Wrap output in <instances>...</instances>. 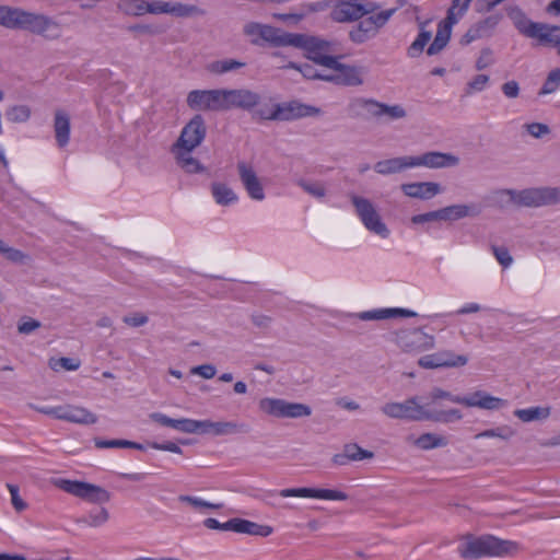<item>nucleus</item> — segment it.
<instances>
[{"instance_id": "obj_15", "label": "nucleus", "mask_w": 560, "mask_h": 560, "mask_svg": "<svg viewBox=\"0 0 560 560\" xmlns=\"http://www.w3.org/2000/svg\"><path fill=\"white\" fill-rule=\"evenodd\" d=\"M223 91V109L230 110L232 108H238L254 113L257 108L261 107V96L248 89H222Z\"/></svg>"}, {"instance_id": "obj_59", "label": "nucleus", "mask_w": 560, "mask_h": 560, "mask_svg": "<svg viewBox=\"0 0 560 560\" xmlns=\"http://www.w3.org/2000/svg\"><path fill=\"white\" fill-rule=\"evenodd\" d=\"M171 2L147 1L145 10L150 14H168Z\"/></svg>"}, {"instance_id": "obj_39", "label": "nucleus", "mask_w": 560, "mask_h": 560, "mask_svg": "<svg viewBox=\"0 0 560 560\" xmlns=\"http://www.w3.org/2000/svg\"><path fill=\"white\" fill-rule=\"evenodd\" d=\"M395 314H400L402 316H413L415 313L404 308H386V310H377L364 312L360 315L361 319L364 320H373V319H385L394 316Z\"/></svg>"}, {"instance_id": "obj_33", "label": "nucleus", "mask_w": 560, "mask_h": 560, "mask_svg": "<svg viewBox=\"0 0 560 560\" xmlns=\"http://www.w3.org/2000/svg\"><path fill=\"white\" fill-rule=\"evenodd\" d=\"M440 212L442 221H454L478 214L475 207L467 205H452L440 209Z\"/></svg>"}, {"instance_id": "obj_29", "label": "nucleus", "mask_w": 560, "mask_h": 560, "mask_svg": "<svg viewBox=\"0 0 560 560\" xmlns=\"http://www.w3.org/2000/svg\"><path fill=\"white\" fill-rule=\"evenodd\" d=\"M298 33H289L284 32L280 28L270 26V25H264L261 39L265 42L271 44L275 47H285V46H292L295 40V36Z\"/></svg>"}, {"instance_id": "obj_38", "label": "nucleus", "mask_w": 560, "mask_h": 560, "mask_svg": "<svg viewBox=\"0 0 560 560\" xmlns=\"http://www.w3.org/2000/svg\"><path fill=\"white\" fill-rule=\"evenodd\" d=\"M441 368H460L468 363V357L465 354H455L452 350L438 351Z\"/></svg>"}, {"instance_id": "obj_9", "label": "nucleus", "mask_w": 560, "mask_h": 560, "mask_svg": "<svg viewBox=\"0 0 560 560\" xmlns=\"http://www.w3.org/2000/svg\"><path fill=\"white\" fill-rule=\"evenodd\" d=\"M52 485L60 490L94 504H104L110 500V493L96 485L69 480L63 478L52 479Z\"/></svg>"}, {"instance_id": "obj_4", "label": "nucleus", "mask_w": 560, "mask_h": 560, "mask_svg": "<svg viewBox=\"0 0 560 560\" xmlns=\"http://www.w3.org/2000/svg\"><path fill=\"white\" fill-rule=\"evenodd\" d=\"M293 47L303 49L307 59L327 69L335 65L334 54L339 50L338 42L308 34H296Z\"/></svg>"}, {"instance_id": "obj_50", "label": "nucleus", "mask_w": 560, "mask_h": 560, "mask_svg": "<svg viewBox=\"0 0 560 560\" xmlns=\"http://www.w3.org/2000/svg\"><path fill=\"white\" fill-rule=\"evenodd\" d=\"M49 366L58 371L59 369H63L66 371H75L80 368V361L71 358H59V359H50Z\"/></svg>"}, {"instance_id": "obj_20", "label": "nucleus", "mask_w": 560, "mask_h": 560, "mask_svg": "<svg viewBox=\"0 0 560 560\" xmlns=\"http://www.w3.org/2000/svg\"><path fill=\"white\" fill-rule=\"evenodd\" d=\"M413 167L424 166L428 168L453 167L459 164V158L452 153L430 151L419 156H412Z\"/></svg>"}, {"instance_id": "obj_40", "label": "nucleus", "mask_w": 560, "mask_h": 560, "mask_svg": "<svg viewBox=\"0 0 560 560\" xmlns=\"http://www.w3.org/2000/svg\"><path fill=\"white\" fill-rule=\"evenodd\" d=\"M205 11L194 4H185L180 2L170 4V13L176 18H189L194 15H202Z\"/></svg>"}, {"instance_id": "obj_7", "label": "nucleus", "mask_w": 560, "mask_h": 560, "mask_svg": "<svg viewBox=\"0 0 560 560\" xmlns=\"http://www.w3.org/2000/svg\"><path fill=\"white\" fill-rule=\"evenodd\" d=\"M510 199L517 206L538 208L560 203V187H534L523 190L508 189Z\"/></svg>"}, {"instance_id": "obj_43", "label": "nucleus", "mask_w": 560, "mask_h": 560, "mask_svg": "<svg viewBox=\"0 0 560 560\" xmlns=\"http://www.w3.org/2000/svg\"><path fill=\"white\" fill-rule=\"evenodd\" d=\"M559 86H560V68H556L548 73L547 79L545 80L538 94L539 95L551 94V93L556 92Z\"/></svg>"}, {"instance_id": "obj_45", "label": "nucleus", "mask_w": 560, "mask_h": 560, "mask_svg": "<svg viewBox=\"0 0 560 560\" xmlns=\"http://www.w3.org/2000/svg\"><path fill=\"white\" fill-rule=\"evenodd\" d=\"M288 68L295 69L300 71L304 78L311 79V80H322L326 81L325 78L328 77V74H322L319 73L312 65L304 63V65H298L295 62H290Z\"/></svg>"}, {"instance_id": "obj_61", "label": "nucleus", "mask_w": 560, "mask_h": 560, "mask_svg": "<svg viewBox=\"0 0 560 560\" xmlns=\"http://www.w3.org/2000/svg\"><path fill=\"white\" fill-rule=\"evenodd\" d=\"M492 54L489 47L481 49L480 56L476 61V69L480 71L491 66L494 62Z\"/></svg>"}, {"instance_id": "obj_18", "label": "nucleus", "mask_w": 560, "mask_h": 560, "mask_svg": "<svg viewBox=\"0 0 560 560\" xmlns=\"http://www.w3.org/2000/svg\"><path fill=\"white\" fill-rule=\"evenodd\" d=\"M328 69L335 70L337 74H328L327 82L346 86H358L363 83L362 74L363 68L357 66H349L338 61V57L335 59V65Z\"/></svg>"}, {"instance_id": "obj_47", "label": "nucleus", "mask_w": 560, "mask_h": 560, "mask_svg": "<svg viewBox=\"0 0 560 560\" xmlns=\"http://www.w3.org/2000/svg\"><path fill=\"white\" fill-rule=\"evenodd\" d=\"M513 435H514V431L510 427L503 425V427H499V428H495V429L485 430V431L476 434L475 439L499 438V439H502V440H509Z\"/></svg>"}, {"instance_id": "obj_13", "label": "nucleus", "mask_w": 560, "mask_h": 560, "mask_svg": "<svg viewBox=\"0 0 560 560\" xmlns=\"http://www.w3.org/2000/svg\"><path fill=\"white\" fill-rule=\"evenodd\" d=\"M58 28V23L50 16L19 8L14 30H23L36 35L47 36L50 31Z\"/></svg>"}, {"instance_id": "obj_64", "label": "nucleus", "mask_w": 560, "mask_h": 560, "mask_svg": "<svg viewBox=\"0 0 560 560\" xmlns=\"http://www.w3.org/2000/svg\"><path fill=\"white\" fill-rule=\"evenodd\" d=\"M122 322L131 327H140L145 325L149 322V318L147 315L142 313H133L130 315H126L122 318Z\"/></svg>"}, {"instance_id": "obj_27", "label": "nucleus", "mask_w": 560, "mask_h": 560, "mask_svg": "<svg viewBox=\"0 0 560 560\" xmlns=\"http://www.w3.org/2000/svg\"><path fill=\"white\" fill-rule=\"evenodd\" d=\"M411 167H413L412 156L405 155L378 161L374 165V171L381 175H393Z\"/></svg>"}, {"instance_id": "obj_49", "label": "nucleus", "mask_w": 560, "mask_h": 560, "mask_svg": "<svg viewBox=\"0 0 560 560\" xmlns=\"http://www.w3.org/2000/svg\"><path fill=\"white\" fill-rule=\"evenodd\" d=\"M31 116V110L26 105H16L7 112V118L12 122H24Z\"/></svg>"}, {"instance_id": "obj_31", "label": "nucleus", "mask_w": 560, "mask_h": 560, "mask_svg": "<svg viewBox=\"0 0 560 560\" xmlns=\"http://www.w3.org/2000/svg\"><path fill=\"white\" fill-rule=\"evenodd\" d=\"M177 164L189 174L200 173L205 168L200 162L191 155L192 150L173 148Z\"/></svg>"}, {"instance_id": "obj_24", "label": "nucleus", "mask_w": 560, "mask_h": 560, "mask_svg": "<svg viewBox=\"0 0 560 560\" xmlns=\"http://www.w3.org/2000/svg\"><path fill=\"white\" fill-rule=\"evenodd\" d=\"M237 171L241 182L249 197L255 200H262L265 198L264 187L253 167L245 162H238Z\"/></svg>"}, {"instance_id": "obj_63", "label": "nucleus", "mask_w": 560, "mask_h": 560, "mask_svg": "<svg viewBox=\"0 0 560 560\" xmlns=\"http://www.w3.org/2000/svg\"><path fill=\"white\" fill-rule=\"evenodd\" d=\"M328 7H329L328 2L317 1V2L303 3L300 7V10L304 14V18H305L306 15H308L311 13L325 11Z\"/></svg>"}, {"instance_id": "obj_41", "label": "nucleus", "mask_w": 560, "mask_h": 560, "mask_svg": "<svg viewBox=\"0 0 560 560\" xmlns=\"http://www.w3.org/2000/svg\"><path fill=\"white\" fill-rule=\"evenodd\" d=\"M212 195L215 201L220 205H229L236 200V195L231 188L224 184L215 183L212 185Z\"/></svg>"}, {"instance_id": "obj_46", "label": "nucleus", "mask_w": 560, "mask_h": 560, "mask_svg": "<svg viewBox=\"0 0 560 560\" xmlns=\"http://www.w3.org/2000/svg\"><path fill=\"white\" fill-rule=\"evenodd\" d=\"M19 8L0 5V25L9 30H14Z\"/></svg>"}, {"instance_id": "obj_10", "label": "nucleus", "mask_w": 560, "mask_h": 560, "mask_svg": "<svg viewBox=\"0 0 560 560\" xmlns=\"http://www.w3.org/2000/svg\"><path fill=\"white\" fill-rule=\"evenodd\" d=\"M380 8L381 5L375 2L360 3L358 0H337L329 16L337 23H350L374 13Z\"/></svg>"}, {"instance_id": "obj_34", "label": "nucleus", "mask_w": 560, "mask_h": 560, "mask_svg": "<svg viewBox=\"0 0 560 560\" xmlns=\"http://www.w3.org/2000/svg\"><path fill=\"white\" fill-rule=\"evenodd\" d=\"M551 413L550 407H530L526 409H516L514 416L523 422L540 421L549 418Z\"/></svg>"}, {"instance_id": "obj_2", "label": "nucleus", "mask_w": 560, "mask_h": 560, "mask_svg": "<svg viewBox=\"0 0 560 560\" xmlns=\"http://www.w3.org/2000/svg\"><path fill=\"white\" fill-rule=\"evenodd\" d=\"M506 14L521 35L536 39L540 46L557 48L560 56V25L534 22L518 5H509Z\"/></svg>"}, {"instance_id": "obj_58", "label": "nucleus", "mask_w": 560, "mask_h": 560, "mask_svg": "<svg viewBox=\"0 0 560 560\" xmlns=\"http://www.w3.org/2000/svg\"><path fill=\"white\" fill-rule=\"evenodd\" d=\"M491 250L495 257V259L499 261L500 265H502L504 268L511 266L513 262V258L509 253V249L504 246H497L491 245Z\"/></svg>"}, {"instance_id": "obj_22", "label": "nucleus", "mask_w": 560, "mask_h": 560, "mask_svg": "<svg viewBox=\"0 0 560 560\" xmlns=\"http://www.w3.org/2000/svg\"><path fill=\"white\" fill-rule=\"evenodd\" d=\"M58 420L81 425H91L96 423L98 418L95 413L82 406L67 404L59 406Z\"/></svg>"}, {"instance_id": "obj_62", "label": "nucleus", "mask_w": 560, "mask_h": 560, "mask_svg": "<svg viewBox=\"0 0 560 560\" xmlns=\"http://www.w3.org/2000/svg\"><path fill=\"white\" fill-rule=\"evenodd\" d=\"M190 373L210 380L215 376L217 369L212 364H202L191 368Z\"/></svg>"}, {"instance_id": "obj_30", "label": "nucleus", "mask_w": 560, "mask_h": 560, "mask_svg": "<svg viewBox=\"0 0 560 560\" xmlns=\"http://www.w3.org/2000/svg\"><path fill=\"white\" fill-rule=\"evenodd\" d=\"M54 130L58 145L66 147L70 139V117L63 110L55 113Z\"/></svg>"}, {"instance_id": "obj_42", "label": "nucleus", "mask_w": 560, "mask_h": 560, "mask_svg": "<svg viewBox=\"0 0 560 560\" xmlns=\"http://www.w3.org/2000/svg\"><path fill=\"white\" fill-rule=\"evenodd\" d=\"M109 520V513L107 509L100 508L98 510L91 511L86 516H83L80 522L91 526L100 527Z\"/></svg>"}, {"instance_id": "obj_12", "label": "nucleus", "mask_w": 560, "mask_h": 560, "mask_svg": "<svg viewBox=\"0 0 560 560\" xmlns=\"http://www.w3.org/2000/svg\"><path fill=\"white\" fill-rule=\"evenodd\" d=\"M394 341L404 352L408 353H419L434 347V337L421 328L401 329L395 332Z\"/></svg>"}, {"instance_id": "obj_55", "label": "nucleus", "mask_w": 560, "mask_h": 560, "mask_svg": "<svg viewBox=\"0 0 560 560\" xmlns=\"http://www.w3.org/2000/svg\"><path fill=\"white\" fill-rule=\"evenodd\" d=\"M127 31L133 34H142V35H159L164 32V30L156 25L150 24H133L127 27Z\"/></svg>"}, {"instance_id": "obj_28", "label": "nucleus", "mask_w": 560, "mask_h": 560, "mask_svg": "<svg viewBox=\"0 0 560 560\" xmlns=\"http://www.w3.org/2000/svg\"><path fill=\"white\" fill-rule=\"evenodd\" d=\"M228 526L232 532L260 537H267L272 533V527L268 525H260L244 518H232L229 521Z\"/></svg>"}, {"instance_id": "obj_48", "label": "nucleus", "mask_w": 560, "mask_h": 560, "mask_svg": "<svg viewBox=\"0 0 560 560\" xmlns=\"http://www.w3.org/2000/svg\"><path fill=\"white\" fill-rule=\"evenodd\" d=\"M397 11V8H392L388 10H383L378 13H374L369 16L373 27H375V31L378 33L380 30L387 24V22L390 20V18L394 15V13Z\"/></svg>"}, {"instance_id": "obj_5", "label": "nucleus", "mask_w": 560, "mask_h": 560, "mask_svg": "<svg viewBox=\"0 0 560 560\" xmlns=\"http://www.w3.org/2000/svg\"><path fill=\"white\" fill-rule=\"evenodd\" d=\"M318 113V108L298 102L276 104L272 106L265 104L255 110L254 119L289 121L302 117L313 116Z\"/></svg>"}, {"instance_id": "obj_19", "label": "nucleus", "mask_w": 560, "mask_h": 560, "mask_svg": "<svg viewBox=\"0 0 560 560\" xmlns=\"http://www.w3.org/2000/svg\"><path fill=\"white\" fill-rule=\"evenodd\" d=\"M279 494L282 498L299 497L335 501H343L348 499V494L346 492L334 489L288 488L280 490Z\"/></svg>"}, {"instance_id": "obj_35", "label": "nucleus", "mask_w": 560, "mask_h": 560, "mask_svg": "<svg viewBox=\"0 0 560 560\" xmlns=\"http://www.w3.org/2000/svg\"><path fill=\"white\" fill-rule=\"evenodd\" d=\"M429 24V21L421 22L420 23V32L417 36V38L413 40V43L408 48V56L410 58L418 57L424 49L425 45L431 39V32L425 30V25Z\"/></svg>"}, {"instance_id": "obj_23", "label": "nucleus", "mask_w": 560, "mask_h": 560, "mask_svg": "<svg viewBox=\"0 0 560 560\" xmlns=\"http://www.w3.org/2000/svg\"><path fill=\"white\" fill-rule=\"evenodd\" d=\"M458 13L447 12L446 18L439 23L438 32L432 44L428 47L427 54L433 56L439 54L447 45L451 38L452 26L458 21Z\"/></svg>"}, {"instance_id": "obj_60", "label": "nucleus", "mask_w": 560, "mask_h": 560, "mask_svg": "<svg viewBox=\"0 0 560 560\" xmlns=\"http://www.w3.org/2000/svg\"><path fill=\"white\" fill-rule=\"evenodd\" d=\"M489 82V77L487 74H477L474 77L472 80H470L467 84V93L470 94L472 92H480L482 91Z\"/></svg>"}, {"instance_id": "obj_11", "label": "nucleus", "mask_w": 560, "mask_h": 560, "mask_svg": "<svg viewBox=\"0 0 560 560\" xmlns=\"http://www.w3.org/2000/svg\"><path fill=\"white\" fill-rule=\"evenodd\" d=\"M351 202L355 208L357 215L360 218L366 230L383 238L388 237L389 230L382 221V218L374 205L369 199L352 195Z\"/></svg>"}, {"instance_id": "obj_37", "label": "nucleus", "mask_w": 560, "mask_h": 560, "mask_svg": "<svg viewBox=\"0 0 560 560\" xmlns=\"http://www.w3.org/2000/svg\"><path fill=\"white\" fill-rule=\"evenodd\" d=\"M245 67V62L235 59H221L210 62L207 70L213 74H223Z\"/></svg>"}, {"instance_id": "obj_53", "label": "nucleus", "mask_w": 560, "mask_h": 560, "mask_svg": "<svg viewBox=\"0 0 560 560\" xmlns=\"http://www.w3.org/2000/svg\"><path fill=\"white\" fill-rule=\"evenodd\" d=\"M178 501L183 502V503H188L190 504L191 506H194L195 509H212V510H218L220 509L222 505L221 504H214V503H210V502H207L200 498H197V497H191V495H186V494H182L178 497Z\"/></svg>"}, {"instance_id": "obj_6", "label": "nucleus", "mask_w": 560, "mask_h": 560, "mask_svg": "<svg viewBox=\"0 0 560 560\" xmlns=\"http://www.w3.org/2000/svg\"><path fill=\"white\" fill-rule=\"evenodd\" d=\"M350 108L365 118L398 120L407 116L404 106L399 104L388 105L373 98L357 97L350 103Z\"/></svg>"}, {"instance_id": "obj_54", "label": "nucleus", "mask_w": 560, "mask_h": 560, "mask_svg": "<svg viewBox=\"0 0 560 560\" xmlns=\"http://www.w3.org/2000/svg\"><path fill=\"white\" fill-rule=\"evenodd\" d=\"M7 488L11 495V504L18 513L27 509V503L20 495V488L16 485L8 483Z\"/></svg>"}, {"instance_id": "obj_32", "label": "nucleus", "mask_w": 560, "mask_h": 560, "mask_svg": "<svg viewBox=\"0 0 560 560\" xmlns=\"http://www.w3.org/2000/svg\"><path fill=\"white\" fill-rule=\"evenodd\" d=\"M377 35L369 18L360 19L359 23L349 32V38L355 44H363Z\"/></svg>"}, {"instance_id": "obj_36", "label": "nucleus", "mask_w": 560, "mask_h": 560, "mask_svg": "<svg viewBox=\"0 0 560 560\" xmlns=\"http://www.w3.org/2000/svg\"><path fill=\"white\" fill-rule=\"evenodd\" d=\"M447 443L446 438L434 433H423L415 441V445L424 451L444 447Z\"/></svg>"}, {"instance_id": "obj_16", "label": "nucleus", "mask_w": 560, "mask_h": 560, "mask_svg": "<svg viewBox=\"0 0 560 560\" xmlns=\"http://www.w3.org/2000/svg\"><path fill=\"white\" fill-rule=\"evenodd\" d=\"M223 91L192 90L188 93L186 102L190 109L196 112H223Z\"/></svg>"}, {"instance_id": "obj_21", "label": "nucleus", "mask_w": 560, "mask_h": 560, "mask_svg": "<svg viewBox=\"0 0 560 560\" xmlns=\"http://www.w3.org/2000/svg\"><path fill=\"white\" fill-rule=\"evenodd\" d=\"M501 20L502 15L500 13H495L475 23L464 34V36L460 39V43L463 45H468L474 40L491 36Z\"/></svg>"}, {"instance_id": "obj_1", "label": "nucleus", "mask_w": 560, "mask_h": 560, "mask_svg": "<svg viewBox=\"0 0 560 560\" xmlns=\"http://www.w3.org/2000/svg\"><path fill=\"white\" fill-rule=\"evenodd\" d=\"M438 401H432L430 393L427 396V401L421 402V398L412 396L401 402L390 401L382 406L381 411L383 415L390 419H399L407 421H433L450 423L459 421L463 418L458 409H435Z\"/></svg>"}, {"instance_id": "obj_57", "label": "nucleus", "mask_w": 560, "mask_h": 560, "mask_svg": "<svg viewBox=\"0 0 560 560\" xmlns=\"http://www.w3.org/2000/svg\"><path fill=\"white\" fill-rule=\"evenodd\" d=\"M42 327V323L31 317H22L18 324V331L22 335H30Z\"/></svg>"}, {"instance_id": "obj_52", "label": "nucleus", "mask_w": 560, "mask_h": 560, "mask_svg": "<svg viewBox=\"0 0 560 560\" xmlns=\"http://www.w3.org/2000/svg\"><path fill=\"white\" fill-rule=\"evenodd\" d=\"M201 425V420L183 418L177 419L175 430L185 433H200Z\"/></svg>"}, {"instance_id": "obj_8", "label": "nucleus", "mask_w": 560, "mask_h": 560, "mask_svg": "<svg viewBox=\"0 0 560 560\" xmlns=\"http://www.w3.org/2000/svg\"><path fill=\"white\" fill-rule=\"evenodd\" d=\"M430 398L432 399V401L446 399L455 404L464 405L466 407H478L487 410H497L506 405L505 400L499 397L491 396L482 390H477L470 396L462 397L453 395L450 392H446L440 387H434L430 392Z\"/></svg>"}, {"instance_id": "obj_44", "label": "nucleus", "mask_w": 560, "mask_h": 560, "mask_svg": "<svg viewBox=\"0 0 560 560\" xmlns=\"http://www.w3.org/2000/svg\"><path fill=\"white\" fill-rule=\"evenodd\" d=\"M346 456L350 462H357L362 459L372 458L374 454L370 451L363 450L358 444H346L343 447Z\"/></svg>"}, {"instance_id": "obj_14", "label": "nucleus", "mask_w": 560, "mask_h": 560, "mask_svg": "<svg viewBox=\"0 0 560 560\" xmlns=\"http://www.w3.org/2000/svg\"><path fill=\"white\" fill-rule=\"evenodd\" d=\"M259 408L277 418H303L312 413V409L301 402H290L279 398H262Z\"/></svg>"}, {"instance_id": "obj_51", "label": "nucleus", "mask_w": 560, "mask_h": 560, "mask_svg": "<svg viewBox=\"0 0 560 560\" xmlns=\"http://www.w3.org/2000/svg\"><path fill=\"white\" fill-rule=\"evenodd\" d=\"M0 253L5 255L9 260L18 264H24L28 259V256L22 250L5 245L3 241L0 244Z\"/></svg>"}, {"instance_id": "obj_26", "label": "nucleus", "mask_w": 560, "mask_h": 560, "mask_svg": "<svg viewBox=\"0 0 560 560\" xmlns=\"http://www.w3.org/2000/svg\"><path fill=\"white\" fill-rule=\"evenodd\" d=\"M400 188L406 196L422 200L431 199L442 191L440 184L433 182L402 184Z\"/></svg>"}, {"instance_id": "obj_56", "label": "nucleus", "mask_w": 560, "mask_h": 560, "mask_svg": "<svg viewBox=\"0 0 560 560\" xmlns=\"http://www.w3.org/2000/svg\"><path fill=\"white\" fill-rule=\"evenodd\" d=\"M299 185L304 191L316 198H323L326 195V189L322 183L301 180Z\"/></svg>"}, {"instance_id": "obj_3", "label": "nucleus", "mask_w": 560, "mask_h": 560, "mask_svg": "<svg viewBox=\"0 0 560 560\" xmlns=\"http://www.w3.org/2000/svg\"><path fill=\"white\" fill-rule=\"evenodd\" d=\"M464 542L458 547V553L463 559L477 560L483 557H502L518 551V545L512 540L500 539L492 535L463 536Z\"/></svg>"}, {"instance_id": "obj_25", "label": "nucleus", "mask_w": 560, "mask_h": 560, "mask_svg": "<svg viewBox=\"0 0 560 560\" xmlns=\"http://www.w3.org/2000/svg\"><path fill=\"white\" fill-rule=\"evenodd\" d=\"M200 433H211L213 435H229L236 433H247L249 427L245 423H237L233 421H218L201 420Z\"/></svg>"}, {"instance_id": "obj_17", "label": "nucleus", "mask_w": 560, "mask_h": 560, "mask_svg": "<svg viewBox=\"0 0 560 560\" xmlns=\"http://www.w3.org/2000/svg\"><path fill=\"white\" fill-rule=\"evenodd\" d=\"M206 133L205 119L200 114H197L184 126L173 148L194 150L201 144Z\"/></svg>"}]
</instances>
